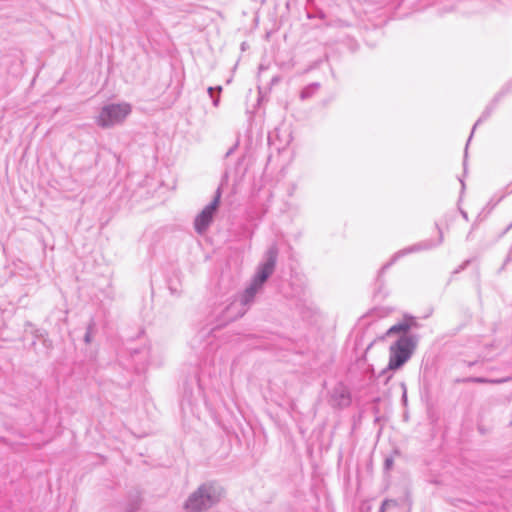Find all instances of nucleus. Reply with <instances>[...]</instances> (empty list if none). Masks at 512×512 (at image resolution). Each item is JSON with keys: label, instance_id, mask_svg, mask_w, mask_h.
Masks as SVG:
<instances>
[{"label": "nucleus", "instance_id": "nucleus-16", "mask_svg": "<svg viewBox=\"0 0 512 512\" xmlns=\"http://www.w3.org/2000/svg\"><path fill=\"white\" fill-rule=\"evenodd\" d=\"M391 464H392V460H391V459H386V465H387V467H389Z\"/></svg>", "mask_w": 512, "mask_h": 512}, {"label": "nucleus", "instance_id": "nucleus-13", "mask_svg": "<svg viewBox=\"0 0 512 512\" xmlns=\"http://www.w3.org/2000/svg\"><path fill=\"white\" fill-rule=\"evenodd\" d=\"M215 88L213 87H209L208 88V94L211 98H213V92H214ZM216 90L218 91V93H220L222 91V87L221 86H218L216 87Z\"/></svg>", "mask_w": 512, "mask_h": 512}, {"label": "nucleus", "instance_id": "nucleus-15", "mask_svg": "<svg viewBox=\"0 0 512 512\" xmlns=\"http://www.w3.org/2000/svg\"><path fill=\"white\" fill-rule=\"evenodd\" d=\"M487 115H483L479 120H477L476 124L473 127V130L476 128L477 124L480 123V121L483 119V117H486Z\"/></svg>", "mask_w": 512, "mask_h": 512}, {"label": "nucleus", "instance_id": "nucleus-3", "mask_svg": "<svg viewBox=\"0 0 512 512\" xmlns=\"http://www.w3.org/2000/svg\"><path fill=\"white\" fill-rule=\"evenodd\" d=\"M415 343L412 337L402 336L391 347L388 369L396 370L403 366L411 357Z\"/></svg>", "mask_w": 512, "mask_h": 512}, {"label": "nucleus", "instance_id": "nucleus-1", "mask_svg": "<svg viewBox=\"0 0 512 512\" xmlns=\"http://www.w3.org/2000/svg\"><path fill=\"white\" fill-rule=\"evenodd\" d=\"M224 496V489L216 482H205L193 491L183 504L186 512H205L217 505Z\"/></svg>", "mask_w": 512, "mask_h": 512}, {"label": "nucleus", "instance_id": "nucleus-9", "mask_svg": "<svg viewBox=\"0 0 512 512\" xmlns=\"http://www.w3.org/2000/svg\"><path fill=\"white\" fill-rule=\"evenodd\" d=\"M318 88H319L318 83H313V84L305 87L301 92V95H300L301 98L307 99V98L311 97L317 91Z\"/></svg>", "mask_w": 512, "mask_h": 512}, {"label": "nucleus", "instance_id": "nucleus-2", "mask_svg": "<svg viewBox=\"0 0 512 512\" xmlns=\"http://www.w3.org/2000/svg\"><path fill=\"white\" fill-rule=\"evenodd\" d=\"M131 105L128 103H112L105 105L96 117V123L102 128H110L124 122L131 113Z\"/></svg>", "mask_w": 512, "mask_h": 512}, {"label": "nucleus", "instance_id": "nucleus-14", "mask_svg": "<svg viewBox=\"0 0 512 512\" xmlns=\"http://www.w3.org/2000/svg\"><path fill=\"white\" fill-rule=\"evenodd\" d=\"M212 99H213V105L215 107H218V105H219V97H216V98L213 97Z\"/></svg>", "mask_w": 512, "mask_h": 512}, {"label": "nucleus", "instance_id": "nucleus-7", "mask_svg": "<svg viewBox=\"0 0 512 512\" xmlns=\"http://www.w3.org/2000/svg\"><path fill=\"white\" fill-rule=\"evenodd\" d=\"M443 241V236L442 234L440 233V236H439V240L437 243H433L432 241H424V242H421V243H418V244H415L413 246H410L408 248H405L399 252H397L394 257H393V260L392 261H395L397 260L398 258L406 255V254H409V253H412V252H418V251H421V250H428V249H431L433 248L434 246L442 243Z\"/></svg>", "mask_w": 512, "mask_h": 512}, {"label": "nucleus", "instance_id": "nucleus-12", "mask_svg": "<svg viewBox=\"0 0 512 512\" xmlns=\"http://www.w3.org/2000/svg\"><path fill=\"white\" fill-rule=\"evenodd\" d=\"M391 505H397V502L395 500H391V499H386L383 501L381 507H380V510L379 512H385L386 508L391 506Z\"/></svg>", "mask_w": 512, "mask_h": 512}, {"label": "nucleus", "instance_id": "nucleus-10", "mask_svg": "<svg viewBox=\"0 0 512 512\" xmlns=\"http://www.w3.org/2000/svg\"><path fill=\"white\" fill-rule=\"evenodd\" d=\"M465 381L474 382V383H502L504 380H489V379L482 378V377H473V378H468Z\"/></svg>", "mask_w": 512, "mask_h": 512}, {"label": "nucleus", "instance_id": "nucleus-6", "mask_svg": "<svg viewBox=\"0 0 512 512\" xmlns=\"http://www.w3.org/2000/svg\"><path fill=\"white\" fill-rule=\"evenodd\" d=\"M221 199V190L217 189L213 200L206 205L202 211L196 216L194 220V228L198 234H203L207 231L213 221L214 215L218 209Z\"/></svg>", "mask_w": 512, "mask_h": 512}, {"label": "nucleus", "instance_id": "nucleus-5", "mask_svg": "<svg viewBox=\"0 0 512 512\" xmlns=\"http://www.w3.org/2000/svg\"><path fill=\"white\" fill-rule=\"evenodd\" d=\"M257 290H243L237 294L234 300L225 308L223 317L227 321H233L246 312L254 301Z\"/></svg>", "mask_w": 512, "mask_h": 512}, {"label": "nucleus", "instance_id": "nucleus-11", "mask_svg": "<svg viewBox=\"0 0 512 512\" xmlns=\"http://www.w3.org/2000/svg\"><path fill=\"white\" fill-rule=\"evenodd\" d=\"M94 322L92 321L88 328H87V332L85 334V337H84V341L89 344L91 341H92V333H93V328H94Z\"/></svg>", "mask_w": 512, "mask_h": 512}, {"label": "nucleus", "instance_id": "nucleus-8", "mask_svg": "<svg viewBox=\"0 0 512 512\" xmlns=\"http://www.w3.org/2000/svg\"><path fill=\"white\" fill-rule=\"evenodd\" d=\"M416 323L414 321V317L412 316H405L403 321L391 326L387 331H386V336H390V335H393V334H396V333H400V332H407L408 330H410L413 326H415Z\"/></svg>", "mask_w": 512, "mask_h": 512}, {"label": "nucleus", "instance_id": "nucleus-4", "mask_svg": "<svg viewBox=\"0 0 512 512\" xmlns=\"http://www.w3.org/2000/svg\"><path fill=\"white\" fill-rule=\"evenodd\" d=\"M277 256V247L275 245L269 247L265 253L263 262L257 267L249 288H259L265 283L275 269Z\"/></svg>", "mask_w": 512, "mask_h": 512}, {"label": "nucleus", "instance_id": "nucleus-17", "mask_svg": "<svg viewBox=\"0 0 512 512\" xmlns=\"http://www.w3.org/2000/svg\"><path fill=\"white\" fill-rule=\"evenodd\" d=\"M512 227V223L509 225L508 229H510Z\"/></svg>", "mask_w": 512, "mask_h": 512}]
</instances>
